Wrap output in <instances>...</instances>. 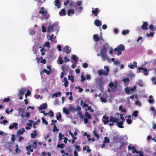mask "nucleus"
I'll return each instance as SVG.
<instances>
[{"instance_id": "1", "label": "nucleus", "mask_w": 156, "mask_h": 156, "mask_svg": "<svg viewBox=\"0 0 156 156\" xmlns=\"http://www.w3.org/2000/svg\"><path fill=\"white\" fill-rule=\"evenodd\" d=\"M108 48V44H105L103 45L102 48L100 50L101 56L104 59H106L107 58V56L106 53Z\"/></svg>"}, {"instance_id": "2", "label": "nucleus", "mask_w": 156, "mask_h": 156, "mask_svg": "<svg viewBox=\"0 0 156 156\" xmlns=\"http://www.w3.org/2000/svg\"><path fill=\"white\" fill-rule=\"evenodd\" d=\"M125 50V46L122 44H121L118 46L117 48H114V51L115 52H117V55H121L122 53V51H124Z\"/></svg>"}, {"instance_id": "3", "label": "nucleus", "mask_w": 156, "mask_h": 156, "mask_svg": "<svg viewBox=\"0 0 156 156\" xmlns=\"http://www.w3.org/2000/svg\"><path fill=\"white\" fill-rule=\"evenodd\" d=\"M119 119L117 118H115L114 117L111 116L110 117V123L108 125L110 126H112L114 125V123H117L119 122L118 121Z\"/></svg>"}, {"instance_id": "4", "label": "nucleus", "mask_w": 156, "mask_h": 156, "mask_svg": "<svg viewBox=\"0 0 156 156\" xmlns=\"http://www.w3.org/2000/svg\"><path fill=\"white\" fill-rule=\"evenodd\" d=\"M138 69L139 70L138 73L140 72V70H143V73L145 75H148L149 71L147 70V69L146 68H144L142 67H139L138 68ZM141 72H142L141 71Z\"/></svg>"}, {"instance_id": "5", "label": "nucleus", "mask_w": 156, "mask_h": 156, "mask_svg": "<svg viewBox=\"0 0 156 156\" xmlns=\"http://www.w3.org/2000/svg\"><path fill=\"white\" fill-rule=\"evenodd\" d=\"M71 48L68 45H66L63 49V52H65L67 54L70 53L71 52Z\"/></svg>"}, {"instance_id": "6", "label": "nucleus", "mask_w": 156, "mask_h": 156, "mask_svg": "<svg viewBox=\"0 0 156 156\" xmlns=\"http://www.w3.org/2000/svg\"><path fill=\"white\" fill-rule=\"evenodd\" d=\"M39 14H42L43 16H46L47 15L48 11L46 10H44V7H42L39 12Z\"/></svg>"}, {"instance_id": "7", "label": "nucleus", "mask_w": 156, "mask_h": 156, "mask_svg": "<svg viewBox=\"0 0 156 156\" xmlns=\"http://www.w3.org/2000/svg\"><path fill=\"white\" fill-rule=\"evenodd\" d=\"M128 149L129 150H132V152L133 153H136L137 154H139L141 152V151H137L136 148L133 146H128Z\"/></svg>"}, {"instance_id": "8", "label": "nucleus", "mask_w": 156, "mask_h": 156, "mask_svg": "<svg viewBox=\"0 0 156 156\" xmlns=\"http://www.w3.org/2000/svg\"><path fill=\"white\" fill-rule=\"evenodd\" d=\"M103 118L106 119V120H103V123L104 125H106L108 124L109 122H110V117L109 118L108 116L104 115L103 117Z\"/></svg>"}, {"instance_id": "9", "label": "nucleus", "mask_w": 156, "mask_h": 156, "mask_svg": "<svg viewBox=\"0 0 156 156\" xmlns=\"http://www.w3.org/2000/svg\"><path fill=\"white\" fill-rule=\"evenodd\" d=\"M98 73L99 75H102L104 74L105 75H107L108 73L107 72H105V70H103L101 69L98 71Z\"/></svg>"}, {"instance_id": "10", "label": "nucleus", "mask_w": 156, "mask_h": 156, "mask_svg": "<svg viewBox=\"0 0 156 156\" xmlns=\"http://www.w3.org/2000/svg\"><path fill=\"white\" fill-rule=\"evenodd\" d=\"M55 25V23L51 25H50L48 26V33H50L51 31L53 32L54 31V27Z\"/></svg>"}, {"instance_id": "11", "label": "nucleus", "mask_w": 156, "mask_h": 156, "mask_svg": "<svg viewBox=\"0 0 156 156\" xmlns=\"http://www.w3.org/2000/svg\"><path fill=\"white\" fill-rule=\"evenodd\" d=\"M47 107V105L46 103H43L38 108V110L40 111L46 109Z\"/></svg>"}, {"instance_id": "12", "label": "nucleus", "mask_w": 156, "mask_h": 156, "mask_svg": "<svg viewBox=\"0 0 156 156\" xmlns=\"http://www.w3.org/2000/svg\"><path fill=\"white\" fill-rule=\"evenodd\" d=\"M26 91V90L24 88H21L20 90L19 93L18 94V95L19 96L23 95Z\"/></svg>"}, {"instance_id": "13", "label": "nucleus", "mask_w": 156, "mask_h": 156, "mask_svg": "<svg viewBox=\"0 0 156 156\" xmlns=\"http://www.w3.org/2000/svg\"><path fill=\"white\" fill-rule=\"evenodd\" d=\"M148 25V23L147 22H144L141 26V28L143 30H147L148 29L147 27Z\"/></svg>"}, {"instance_id": "14", "label": "nucleus", "mask_w": 156, "mask_h": 156, "mask_svg": "<svg viewBox=\"0 0 156 156\" xmlns=\"http://www.w3.org/2000/svg\"><path fill=\"white\" fill-rule=\"evenodd\" d=\"M91 12L94 16H96L98 15V13L100 12V10H98V8H96L94 10H92Z\"/></svg>"}, {"instance_id": "15", "label": "nucleus", "mask_w": 156, "mask_h": 156, "mask_svg": "<svg viewBox=\"0 0 156 156\" xmlns=\"http://www.w3.org/2000/svg\"><path fill=\"white\" fill-rule=\"evenodd\" d=\"M69 67L68 66L66 65L65 64H64L62 65L61 67V68L63 71L64 72H65L66 71H68Z\"/></svg>"}, {"instance_id": "16", "label": "nucleus", "mask_w": 156, "mask_h": 156, "mask_svg": "<svg viewBox=\"0 0 156 156\" xmlns=\"http://www.w3.org/2000/svg\"><path fill=\"white\" fill-rule=\"evenodd\" d=\"M133 64L134 65H129L128 66V67L131 69H133L134 67L136 68L137 67V62L135 61H134L133 62Z\"/></svg>"}, {"instance_id": "17", "label": "nucleus", "mask_w": 156, "mask_h": 156, "mask_svg": "<svg viewBox=\"0 0 156 156\" xmlns=\"http://www.w3.org/2000/svg\"><path fill=\"white\" fill-rule=\"evenodd\" d=\"M25 132V130L24 128H22L21 130L20 129L17 132V135H19L22 134Z\"/></svg>"}, {"instance_id": "18", "label": "nucleus", "mask_w": 156, "mask_h": 156, "mask_svg": "<svg viewBox=\"0 0 156 156\" xmlns=\"http://www.w3.org/2000/svg\"><path fill=\"white\" fill-rule=\"evenodd\" d=\"M55 6H57V8H60L61 7V2L59 1V0H55Z\"/></svg>"}, {"instance_id": "19", "label": "nucleus", "mask_w": 156, "mask_h": 156, "mask_svg": "<svg viewBox=\"0 0 156 156\" xmlns=\"http://www.w3.org/2000/svg\"><path fill=\"white\" fill-rule=\"evenodd\" d=\"M94 23L95 25L98 27H99L101 25V21L97 19L95 20Z\"/></svg>"}, {"instance_id": "20", "label": "nucleus", "mask_w": 156, "mask_h": 156, "mask_svg": "<svg viewBox=\"0 0 156 156\" xmlns=\"http://www.w3.org/2000/svg\"><path fill=\"white\" fill-rule=\"evenodd\" d=\"M93 38L95 41L96 42H98L100 41V38L98 37L97 34H95L93 36Z\"/></svg>"}, {"instance_id": "21", "label": "nucleus", "mask_w": 156, "mask_h": 156, "mask_svg": "<svg viewBox=\"0 0 156 156\" xmlns=\"http://www.w3.org/2000/svg\"><path fill=\"white\" fill-rule=\"evenodd\" d=\"M59 14L61 16H65L66 15L65 10L64 9H62L59 12Z\"/></svg>"}, {"instance_id": "22", "label": "nucleus", "mask_w": 156, "mask_h": 156, "mask_svg": "<svg viewBox=\"0 0 156 156\" xmlns=\"http://www.w3.org/2000/svg\"><path fill=\"white\" fill-rule=\"evenodd\" d=\"M40 60H42L40 62H41L43 63L44 64L46 63V60L45 59H43L42 57H40V58H38L37 62H39Z\"/></svg>"}, {"instance_id": "23", "label": "nucleus", "mask_w": 156, "mask_h": 156, "mask_svg": "<svg viewBox=\"0 0 156 156\" xmlns=\"http://www.w3.org/2000/svg\"><path fill=\"white\" fill-rule=\"evenodd\" d=\"M82 3V1H78L76 3V4L74 6L75 9L77 10V7L79 6H80Z\"/></svg>"}, {"instance_id": "24", "label": "nucleus", "mask_w": 156, "mask_h": 156, "mask_svg": "<svg viewBox=\"0 0 156 156\" xmlns=\"http://www.w3.org/2000/svg\"><path fill=\"white\" fill-rule=\"evenodd\" d=\"M123 124V121H121L119 122H117V126L120 128H123L124 126H122Z\"/></svg>"}, {"instance_id": "25", "label": "nucleus", "mask_w": 156, "mask_h": 156, "mask_svg": "<svg viewBox=\"0 0 156 156\" xmlns=\"http://www.w3.org/2000/svg\"><path fill=\"white\" fill-rule=\"evenodd\" d=\"M38 143V140H35L33 142L32 144V147L34 148H36L37 147V144Z\"/></svg>"}, {"instance_id": "26", "label": "nucleus", "mask_w": 156, "mask_h": 156, "mask_svg": "<svg viewBox=\"0 0 156 156\" xmlns=\"http://www.w3.org/2000/svg\"><path fill=\"white\" fill-rule=\"evenodd\" d=\"M74 12H75L74 11V10L73 9H69L68 10L67 15L69 16H70V15L71 14H72V15L74 14Z\"/></svg>"}, {"instance_id": "27", "label": "nucleus", "mask_w": 156, "mask_h": 156, "mask_svg": "<svg viewBox=\"0 0 156 156\" xmlns=\"http://www.w3.org/2000/svg\"><path fill=\"white\" fill-rule=\"evenodd\" d=\"M44 73H46L47 75H49L50 73V71H48L46 69H44V70H43L41 72L40 74L41 75Z\"/></svg>"}, {"instance_id": "28", "label": "nucleus", "mask_w": 156, "mask_h": 156, "mask_svg": "<svg viewBox=\"0 0 156 156\" xmlns=\"http://www.w3.org/2000/svg\"><path fill=\"white\" fill-rule=\"evenodd\" d=\"M126 93L128 95L130 94H131L130 90L128 87H126L124 89Z\"/></svg>"}, {"instance_id": "29", "label": "nucleus", "mask_w": 156, "mask_h": 156, "mask_svg": "<svg viewBox=\"0 0 156 156\" xmlns=\"http://www.w3.org/2000/svg\"><path fill=\"white\" fill-rule=\"evenodd\" d=\"M51 125H53L54 126V128L52 130L53 132H54L55 131H59V129L57 128L55 124L54 123H51Z\"/></svg>"}, {"instance_id": "30", "label": "nucleus", "mask_w": 156, "mask_h": 156, "mask_svg": "<svg viewBox=\"0 0 156 156\" xmlns=\"http://www.w3.org/2000/svg\"><path fill=\"white\" fill-rule=\"evenodd\" d=\"M37 1L38 3L37 4L38 6L40 7L41 6V5L45 1V0H35Z\"/></svg>"}, {"instance_id": "31", "label": "nucleus", "mask_w": 156, "mask_h": 156, "mask_svg": "<svg viewBox=\"0 0 156 156\" xmlns=\"http://www.w3.org/2000/svg\"><path fill=\"white\" fill-rule=\"evenodd\" d=\"M64 85L65 87H67L68 86L69 82L66 77H65L64 78Z\"/></svg>"}, {"instance_id": "32", "label": "nucleus", "mask_w": 156, "mask_h": 156, "mask_svg": "<svg viewBox=\"0 0 156 156\" xmlns=\"http://www.w3.org/2000/svg\"><path fill=\"white\" fill-rule=\"evenodd\" d=\"M34 133H31V138H35L37 135V131L36 130H34Z\"/></svg>"}, {"instance_id": "33", "label": "nucleus", "mask_w": 156, "mask_h": 156, "mask_svg": "<svg viewBox=\"0 0 156 156\" xmlns=\"http://www.w3.org/2000/svg\"><path fill=\"white\" fill-rule=\"evenodd\" d=\"M68 79L69 80H71V82L72 83H73L74 82V76L73 75H69L68 76Z\"/></svg>"}, {"instance_id": "34", "label": "nucleus", "mask_w": 156, "mask_h": 156, "mask_svg": "<svg viewBox=\"0 0 156 156\" xmlns=\"http://www.w3.org/2000/svg\"><path fill=\"white\" fill-rule=\"evenodd\" d=\"M69 109L71 111L73 112H76V109H75L74 107L70 106L69 107Z\"/></svg>"}, {"instance_id": "35", "label": "nucleus", "mask_w": 156, "mask_h": 156, "mask_svg": "<svg viewBox=\"0 0 156 156\" xmlns=\"http://www.w3.org/2000/svg\"><path fill=\"white\" fill-rule=\"evenodd\" d=\"M78 115L79 116L80 118L82 119L84 118V116L82 112L80 111H78L77 112Z\"/></svg>"}, {"instance_id": "36", "label": "nucleus", "mask_w": 156, "mask_h": 156, "mask_svg": "<svg viewBox=\"0 0 156 156\" xmlns=\"http://www.w3.org/2000/svg\"><path fill=\"white\" fill-rule=\"evenodd\" d=\"M138 113L139 112L138 111H134L133 112V114L132 116L133 115L134 116L136 117L138 116Z\"/></svg>"}, {"instance_id": "37", "label": "nucleus", "mask_w": 156, "mask_h": 156, "mask_svg": "<svg viewBox=\"0 0 156 156\" xmlns=\"http://www.w3.org/2000/svg\"><path fill=\"white\" fill-rule=\"evenodd\" d=\"M41 49L40 50V51L41 52V55H44L45 54V53L44 51L45 50V49L44 48H42V47H40Z\"/></svg>"}, {"instance_id": "38", "label": "nucleus", "mask_w": 156, "mask_h": 156, "mask_svg": "<svg viewBox=\"0 0 156 156\" xmlns=\"http://www.w3.org/2000/svg\"><path fill=\"white\" fill-rule=\"evenodd\" d=\"M61 94V92H57L53 94H52V97H57L58 96L60 95Z\"/></svg>"}, {"instance_id": "39", "label": "nucleus", "mask_w": 156, "mask_h": 156, "mask_svg": "<svg viewBox=\"0 0 156 156\" xmlns=\"http://www.w3.org/2000/svg\"><path fill=\"white\" fill-rule=\"evenodd\" d=\"M84 116L86 117H87L89 119H90L91 118L90 114L87 112H86Z\"/></svg>"}, {"instance_id": "40", "label": "nucleus", "mask_w": 156, "mask_h": 156, "mask_svg": "<svg viewBox=\"0 0 156 156\" xmlns=\"http://www.w3.org/2000/svg\"><path fill=\"white\" fill-rule=\"evenodd\" d=\"M109 139L107 136H105L104 137V143H109Z\"/></svg>"}, {"instance_id": "41", "label": "nucleus", "mask_w": 156, "mask_h": 156, "mask_svg": "<svg viewBox=\"0 0 156 156\" xmlns=\"http://www.w3.org/2000/svg\"><path fill=\"white\" fill-rule=\"evenodd\" d=\"M65 145L63 144H58L57 145V147L58 148H60L61 149H63Z\"/></svg>"}, {"instance_id": "42", "label": "nucleus", "mask_w": 156, "mask_h": 156, "mask_svg": "<svg viewBox=\"0 0 156 156\" xmlns=\"http://www.w3.org/2000/svg\"><path fill=\"white\" fill-rule=\"evenodd\" d=\"M63 111L64 113H66V115H68L69 113V111L66 108H63Z\"/></svg>"}, {"instance_id": "43", "label": "nucleus", "mask_w": 156, "mask_h": 156, "mask_svg": "<svg viewBox=\"0 0 156 156\" xmlns=\"http://www.w3.org/2000/svg\"><path fill=\"white\" fill-rule=\"evenodd\" d=\"M129 32V30H123L122 32V34L123 35H125L126 34H128Z\"/></svg>"}, {"instance_id": "44", "label": "nucleus", "mask_w": 156, "mask_h": 156, "mask_svg": "<svg viewBox=\"0 0 156 156\" xmlns=\"http://www.w3.org/2000/svg\"><path fill=\"white\" fill-rule=\"evenodd\" d=\"M41 119L42 121V122L43 123H44L46 125H47L48 124V122L46 121L44 118L43 117L41 118Z\"/></svg>"}, {"instance_id": "45", "label": "nucleus", "mask_w": 156, "mask_h": 156, "mask_svg": "<svg viewBox=\"0 0 156 156\" xmlns=\"http://www.w3.org/2000/svg\"><path fill=\"white\" fill-rule=\"evenodd\" d=\"M47 47L48 48L50 47V43L49 42H46L43 45V47Z\"/></svg>"}, {"instance_id": "46", "label": "nucleus", "mask_w": 156, "mask_h": 156, "mask_svg": "<svg viewBox=\"0 0 156 156\" xmlns=\"http://www.w3.org/2000/svg\"><path fill=\"white\" fill-rule=\"evenodd\" d=\"M93 133L94 134V136L96 137L97 139H99L100 137L99 134H97L96 131L95 130H94L93 132Z\"/></svg>"}, {"instance_id": "47", "label": "nucleus", "mask_w": 156, "mask_h": 156, "mask_svg": "<svg viewBox=\"0 0 156 156\" xmlns=\"http://www.w3.org/2000/svg\"><path fill=\"white\" fill-rule=\"evenodd\" d=\"M72 58L76 62L78 61V57L75 55H72Z\"/></svg>"}, {"instance_id": "48", "label": "nucleus", "mask_w": 156, "mask_h": 156, "mask_svg": "<svg viewBox=\"0 0 156 156\" xmlns=\"http://www.w3.org/2000/svg\"><path fill=\"white\" fill-rule=\"evenodd\" d=\"M63 136L64 135L62 134L61 133H59L58 135L59 140H62Z\"/></svg>"}, {"instance_id": "49", "label": "nucleus", "mask_w": 156, "mask_h": 156, "mask_svg": "<svg viewBox=\"0 0 156 156\" xmlns=\"http://www.w3.org/2000/svg\"><path fill=\"white\" fill-rule=\"evenodd\" d=\"M136 88V86H133V87H131L130 89V91H131L132 93H133V91H134Z\"/></svg>"}, {"instance_id": "50", "label": "nucleus", "mask_w": 156, "mask_h": 156, "mask_svg": "<svg viewBox=\"0 0 156 156\" xmlns=\"http://www.w3.org/2000/svg\"><path fill=\"white\" fill-rule=\"evenodd\" d=\"M75 3L74 1H71V2L69 4V6L70 8H71L72 7H73V6H74L75 5Z\"/></svg>"}, {"instance_id": "51", "label": "nucleus", "mask_w": 156, "mask_h": 156, "mask_svg": "<svg viewBox=\"0 0 156 156\" xmlns=\"http://www.w3.org/2000/svg\"><path fill=\"white\" fill-rule=\"evenodd\" d=\"M75 147L76 148V149L78 151H80L81 150L80 146L78 145H75Z\"/></svg>"}, {"instance_id": "52", "label": "nucleus", "mask_w": 156, "mask_h": 156, "mask_svg": "<svg viewBox=\"0 0 156 156\" xmlns=\"http://www.w3.org/2000/svg\"><path fill=\"white\" fill-rule=\"evenodd\" d=\"M100 98L101 101L102 102H106L107 101L105 98H103L101 97H100Z\"/></svg>"}, {"instance_id": "53", "label": "nucleus", "mask_w": 156, "mask_h": 156, "mask_svg": "<svg viewBox=\"0 0 156 156\" xmlns=\"http://www.w3.org/2000/svg\"><path fill=\"white\" fill-rule=\"evenodd\" d=\"M98 83L100 85H102L104 83L103 82V80L102 78H101L99 80Z\"/></svg>"}, {"instance_id": "54", "label": "nucleus", "mask_w": 156, "mask_h": 156, "mask_svg": "<svg viewBox=\"0 0 156 156\" xmlns=\"http://www.w3.org/2000/svg\"><path fill=\"white\" fill-rule=\"evenodd\" d=\"M16 139L15 136L14 134H12V135L11 140L13 142H14L15 140Z\"/></svg>"}, {"instance_id": "55", "label": "nucleus", "mask_w": 156, "mask_h": 156, "mask_svg": "<svg viewBox=\"0 0 156 156\" xmlns=\"http://www.w3.org/2000/svg\"><path fill=\"white\" fill-rule=\"evenodd\" d=\"M81 81L82 83L83 82L86 80V78L83 75H81Z\"/></svg>"}, {"instance_id": "56", "label": "nucleus", "mask_w": 156, "mask_h": 156, "mask_svg": "<svg viewBox=\"0 0 156 156\" xmlns=\"http://www.w3.org/2000/svg\"><path fill=\"white\" fill-rule=\"evenodd\" d=\"M56 117L58 120H59L62 117V115L60 112L58 113V116L57 115H56Z\"/></svg>"}, {"instance_id": "57", "label": "nucleus", "mask_w": 156, "mask_h": 156, "mask_svg": "<svg viewBox=\"0 0 156 156\" xmlns=\"http://www.w3.org/2000/svg\"><path fill=\"white\" fill-rule=\"evenodd\" d=\"M48 113H49L48 115H49V116H50L51 117H52V116H53L54 113L52 111H49Z\"/></svg>"}, {"instance_id": "58", "label": "nucleus", "mask_w": 156, "mask_h": 156, "mask_svg": "<svg viewBox=\"0 0 156 156\" xmlns=\"http://www.w3.org/2000/svg\"><path fill=\"white\" fill-rule=\"evenodd\" d=\"M79 6H79L77 7V10H78L79 12H81V10L83 9V7L81 6Z\"/></svg>"}, {"instance_id": "59", "label": "nucleus", "mask_w": 156, "mask_h": 156, "mask_svg": "<svg viewBox=\"0 0 156 156\" xmlns=\"http://www.w3.org/2000/svg\"><path fill=\"white\" fill-rule=\"evenodd\" d=\"M108 85L110 87L112 88L114 87V84L113 82H111L109 83Z\"/></svg>"}, {"instance_id": "60", "label": "nucleus", "mask_w": 156, "mask_h": 156, "mask_svg": "<svg viewBox=\"0 0 156 156\" xmlns=\"http://www.w3.org/2000/svg\"><path fill=\"white\" fill-rule=\"evenodd\" d=\"M70 3V1L69 0H66L64 3V5L65 6H67L68 4Z\"/></svg>"}, {"instance_id": "61", "label": "nucleus", "mask_w": 156, "mask_h": 156, "mask_svg": "<svg viewBox=\"0 0 156 156\" xmlns=\"http://www.w3.org/2000/svg\"><path fill=\"white\" fill-rule=\"evenodd\" d=\"M19 113L21 112L22 114L25 111V110L23 108H20L18 110Z\"/></svg>"}, {"instance_id": "62", "label": "nucleus", "mask_w": 156, "mask_h": 156, "mask_svg": "<svg viewBox=\"0 0 156 156\" xmlns=\"http://www.w3.org/2000/svg\"><path fill=\"white\" fill-rule=\"evenodd\" d=\"M87 109L91 112H94V110L92 109L91 107L90 106L88 107Z\"/></svg>"}, {"instance_id": "63", "label": "nucleus", "mask_w": 156, "mask_h": 156, "mask_svg": "<svg viewBox=\"0 0 156 156\" xmlns=\"http://www.w3.org/2000/svg\"><path fill=\"white\" fill-rule=\"evenodd\" d=\"M126 122L128 124H130L132 123V121L131 119H126Z\"/></svg>"}, {"instance_id": "64", "label": "nucleus", "mask_w": 156, "mask_h": 156, "mask_svg": "<svg viewBox=\"0 0 156 156\" xmlns=\"http://www.w3.org/2000/svg\"><path fill=\"white\" fill-rule=\"evenodd\" d=\"M149 28L151 30H154V25L152 24L150 25L149 26Z\"/></svg>"}]
</instances>
